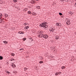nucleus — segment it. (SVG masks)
<instances>
[{
	"label": "nucleus",
	"instance_id": "58836bf2",
	"mask_svg": "<svg viewBox=\"0 0 76 76\" xmlns=\"http://www.w3.org/2000/svg\"><path fill=\"white\" fill-rule=\"evenodd\" d=\"M42 58H42L41 59L42 60Z\"/></svg>",
	"mask_w": 76,
	"mask_h": 76
},
{
	"label": "nucleus",
	"instance_id": "2eb2a0df",
	"mask_svg": "<svg viewBox=\"0 0 76 76\" xmlns=\"http://www.w3.org/2000/svg\"><path fill=\"white\" fill-rule=\"evenodd\" d=\"M28 14L31 15V14H32V12H31L30 11H28Z\"/></svg>",
	"mask_w": 76,
	"mask_h": 76
},
{
	"label": "nucleus",
	"instance_id": "4c0bfd02",
	"mask_svg": "<svg viewBox=\"0 0 76 76\" xmlns=\"http://www.w3.org/2000/svg\"><path fill=\"white\" fill-rule=\"evenodd\" d=\"M61 1H64V0H61Z\"/></svg>",
	"mask_w": 76,
	"mask_h": 76
},
{
	"label": "nucleus",
	"instance_id": "a19ab883",
	"mask_svg": "<svg viewBox=\"0 0 76 76\" xmlns=\"http://www.w3.org/2000/svg\"><path fill=\"white\" fill-rule=\"evenodd\" d=\"M59 74V75H60L61 74H60V73Z\"/></svg>",
	"mask_w": 76,
	"mask_h": 76
},
{
	"label": "nucleus",
	"instance_id": "2f4dec72",
	"mask_svg": "<svg viewBox=\"0 0 76 76\" xmlns=\"http://www.w3.org/2000/svg\"><path fill=\"white\" fill-rule=\"evenodd\" d=\"M30 39H31V41H34V39H32V38H30Z\"/></svg>",
	"mask_w": 76,
	"mask_h": 76
},
{
	"label": "nucleus",
	"instance_id": "a211bd4d",
	"mask_svg": "<svg viewBox=\"0 0 76 76\" xmlns=\"http://www.w3.org/2000/svg\"><path fill=\"white\" fill-rule=\"evenodd\" d=\"M11 56H14L15 55V54L12 53L11 54Z\"/></svg>",
	"mask_w": 76,
	"mask_h": 76
},
{
	"label": "nucleus",
	"instance_id": "c756f323",
	"mask_svg": "<svg viewBox=\"0 0 76 76\" xmlns=\"http://www.w3.org/2000/svg\"><path fill=\"white\" fill-rule=\"evenodd\" d=\"M69 0H65V1H67V2H68V1H69Z\"/></svg>",
	"mask_w": 76,
	"mask_h": 76
},
{
	"label": "nucleus",
	"instance_id": "ea45409f",
	"mask_svg": "<svg viewBox=\"0 0 76 76\" xmlns=\"http://www.w3.org/2000/svg\"><path fill=\"white\" fill-rule=\"evenodd\" d=\"M75 5H76V3H75Z\"/></svg>",
	"mask_w": 76,
	"mask_h": 76
},
{
	"label": "nucleus",
	"instance_id": "1a4fd4ad",
	"mask_svg": "<svg viewBox=\"0 0 76 76\" xmlns=\"http://www.w3.org/2000/svg\"><path fill=\"white\" fill-rule=\"evenodd\" d=\"M1 16H0V23H1V22H2V21H3V19H1Z\"/></svg>",
	"mask_w": 76,
	"mask_h": 76
},
{
	"label": "nucleus",
	"instance_id": "473e14b6",
	"mask_svg": "<svg viewBox=\"0 0 76 76\" xmlns=\"http://www.w3.org/2000/svg\"><path fill=\"white\" fill-rule=\"evenodd\" d=\"M24 69H25V70H27V69H27V68H25Z\"/></svg>",
	"mask_w": 76,
	"mask_h": 76
},
{
	"label": "nucleus",
	"instance_id": "cd10ccee",
	"mask_svg": "<svg viewBox=\"0 0 76 76\" xmlns=\"http://www.w3.org/2000/svg\"><path fill=\"white\" fill-rule=\"evenodd\" d=\"M0 16H2L3 15H2V14L1 13H0Z\"/></svg>",
	"mask_w": 76,
	"mask_h": 76
},
{
	"label": "nucleus",
	"instance_id": "7c9ffc66",
	"mask_svg": "<svg viewBox=\"0 0 76 76\" xmlns=\"http://www.w3.org/2000/svg\"><path fill=\"white\" fill-rule=\"evenodd\" d=\"M32 15H36V14L35 13H34Z\"/></svg>",
	"mask_w": 76,
	"mask_h": 76
},
{
	"label": "nucleus",
	"instance_id": "9b49d317",
	"mask_svg": "<svg viewBox=\"0 0 76 76\" xmlns=\"http://www.w3.org/2000/svg\"><path fill=\"white\" fill-rule=\"evenodd\" d=\"M18 34H23V33L22 32V31H19L18 32Z\"/></svg>",
	"mask_w": 76,
	"mask_h": 76
},
{
	"label": "nucleus",
	"instance_id": "de8ad7c7",
	"mask_svg": "<svg viewBox=\"0 0 76 76\" xmlns=\"http://www.w3.org/2000/svg\"><path fill=\"white\" fill-rule=\"evenodd\" d=\"M61 0H60L61 1Z\"/></svg>",
	"mask_w": 76,
	"mask_h": 76
},
{
	"label": "nucleus",
	"instance_id": "72a5a7b5",
	"mask_svg": "<svg viewBox=\"0 0 76 76\" xmlns=\"http://www.w3.org/2000/svg\"><path fill=\"white\" fill-rule=\"evenodd\" d=\"M26 28H29V26H26Z\"/></svg>",
	"mask_w": 76,
	"mask_h": 76
},
{
	"label": "nucleus",
	"instance_id": "49530a36",
	"mask_svg": "<svg viewBox=\"0 0 76 76\" xmlns=\"http://www.w3.org/2000/svg\"><path fill=\"white\" fill-rule=\"evenodd\" d=\"M60 73H61V72H60Z\"/></svg>",
	"mask_w": 76,
	"mask_h": 76
},
{
	"label": "nucleus",
	"instance_id": "f03ea898",
	"mask_svg": "<svg viewBox=\"0 0 76 76\" xmlns=\"http://www.w3.org/2000/svg\"><path fill=\"white\" fill-rule=\"evenodd\" d=\"M46 24H47V23L45 22V23H42L41 24H40V26H41V27H43L44 28H46L47 29H48V25H46Z\"/></svg>",
	"mask_w": 76,
	"mask_h": 76
},
{
	"label": "nucleus",
	"instance_id": "6ab92c4d",
	"mask_svg": "<svg viewBox=\"0 0 76 76\" xmlns=\"http://www.w3.org/2000/svg\"><path fill=\"white\" fill-rule=\"evenodd\" d=\"M61 69H65V66H62L61 67Z\"/></svg>",
	"mask_w": 76,
	"mask_h": 76
},
{
	"label": "nucleus",
	"instance_id": "7ed1b4c3",
	"mask_svg": "<svg viewBox=\"0 0 76 76\" xmlns=\"http://www.w3.org/2000/svg\"><path fill=\"white\" fill-rule=\"evenodd\" d=\"M50 31H52V32H54V30H55V28L52 27L50 28Z\"/></svg>",
	"mask_w": 76,
	"mask_h": 76
},
{
	"label": "nucleus",
	"instance_id": "4be33fe9",
	"mask_svg": "<svg viewBox=\"0 0 76 76\" xmlns=\"http://www.w3.org/2000/svg\"><path fill=\"white\" fill-rule=\"evenodd\" d=\"M59 14L60 16L63 15V14L61 12L59 13Z\"/></svg>",
	"mask_w": 76,
	"mask_h": 76
},
{
	"label": "nucleus",
	"instance_id": "f257e3e1",
	"mask_svg": "<svg viewBox=\"0 0 76 76\" xmlns=\"http://www.w3.org/2000/svg\"><path fill=\"white\" fill-rule=\"evenodd\" d=\"M38 34H39V35H38V37H39L40 38H44L45 39H47V38H48V35H47V34H45V32L43 31H38Z\"/></svg>",
	"mask_w": 76,
	"mask_h": 76
},
{
	"label": "nucleus",
	"instance_id": "412c9836",
	"mask_svg": "<svg viewBox=\"0 0 76 76\" xmlns=\"http://www.w3.org/2000/svg\"><path fill=\"white\" fill-rule=\"evenodd\" d=\"M24 25H28V24L27 23H24Z\"/></svg>",
	"mask_w": 76,
	"mask_h": 76
},
{
	"label": "nucleus",
	"instance_id": "393cba45",
	"mask_svg": "<svg viewBox=\"0 0 76 76\" xmlns=\"http://www.w3.org/2000/svg\"><path fill=\"white\" fill-rule=\"evenodd\" d=\"M26 39V38H23V41H25Z\"/></svg>",
	"mask_w": 76,
	"mask_h": 76
},
{
	"label": "nucleus",
	"instance_id": "a18cd8bd",
	"mask_svg": "<svg viewBox=\"0 0 76 76\" xmlns=\"http://www.w3.org/2000/svg\"><path fill=\"white\" fill-rule=\"evenodd\" d=\"M3 19H4V18H3Z\"/></svg>",
	"mask_w": 76,
	"mask_h": 76
},
{
	"label": "nucleus",
	"instance_id": "ddd939ff",
	"mask_svg": "<svg viewBox=\"0 0 76 76\" xmlns=\"http://www.w3.org/2000/svg\"><path fill=\"white\" fill-rule=\"evenodd\" d=\"M10 61H12L13 60H14L15 61V59H14V58H11L10 60Z\"/></svg>",
	"mask_w": 76,
	"mask_h": 76
},
{
	"label": "nucleus",
	"instance_id": "79ce46f5",
	"mask_svg": "<svg viewBox=\"0 0 76 76\" xmlns=\"http://www.w3.org/2000/svg\"><path fill=\"white\" fill-rule=\"evenodd\" d=\"M39 0H37V1H38Z\"/></svg>",
	"mask_w": 76,
	"mask_h": 76
},
{
	"label": "nucleus",
	"instance_id": "c9c22d12",
	"mask_svg": "<svg viewBox=\"0 0 76 76\" xmlns=\"http://www.w3.org/2000/svg\"><path fill=\"white\" fill-rule=\"evenodd\" d=\"M61 18H63V16H61Z\"/></svg>",
	"mask_w": 76,
	"mask_h": 76
},
{
	"label": "nucleus",
	"instance_id": "5701e85b",
	"mask_svg": "<svg viewBox=\"0 0 76 76\" xmlns=\"http://www.w3.org/2000/svg\"><path fill=\"white\" fill-rule=\"evenodd\" d=\"M39 63H40V64H41V63H43V61H41L39 62Z\"/></svg>",
	"mask_w": 76,
	"mask_h": 76
},
{
	"label": "nucleus",
	"instance_id": "20e7f679",
	"mask_svg": "<svg viewBox=\"0 0 76 76\" xmlns=\"http://www.w3.org/2000/svg\"><path fill=\"white\" fill-rule=\"evenodd\" d=\"M56 25L58 26H61V24L60 23H56Z\"/></svg>",
	"mask_w": 76,
	"mask_h": 76
},
{
	"label": "nucleus",
	"instance_id": "423d86ee",
	"mask_svg": "<svg viewBox=\"0 0 76 76\" xmlns=\"http://www.w3.org/2000/svg\"><path fill=\"white\" fill-rule=\"evenodd\" d=\"M66 23L68 25H70V21L69 20V22L68 21Z\"/></svg>",
	"mask_w": 76,
	"mask_h": 76
},
{
	"label": "nucleus",
	"instance_id": "39448f33",
	"mask_svg": "<svg viewBox=\"0 0 76 76\" xmlns=\"http://www.w3.org/2000/svg\"><path fill=\"white\" fill-rule=\"evenodd\" d=\"M4 18H7V17H8V15L7 14H5L4 15Z\"/></svg>",
	"mask_w": 76,
	"mask_h": 76
},
{
	"label": "nucleus",
	"instance_id": "9d476101",
	"mask_svg": "<svg viewBox=\"0 0 76 76\" xmlns=\"http://www.w3.org/2000/svg\"><path fill=\"white\" fill-rule=\"evenodd\" d=\"M3 42H4V43L5 44H7V43H8V42L5 41H3Z\"/></svg>",
	"mask_w": 76,
	"mask_h": 76
},
{
	"label": "nucleus",
	"instance_id": "f3484780",
	"mask_svg": "<svg viewBox=\"0 0 76 76\" xmlns=\"http://www.w3.org/2000/svg\"><path fill=\"white\" fill-rule=\"evenodd\" d=\"M17 0H13V1L14 3H16V2H17V1H18Z\"/></svg>",
	"mask_w": 76,
	"mask_h": 76
},
{
	"label": "nucleus",
	"instance_id": "f704fd0d",
	"mask_svg": "<svg viewBox=\"0 0 76 76\" xmlns=\"http://www.w3.org/2000/svg\"><path fill=\"white\" fill-rule=\"evenodd\" d=\"M25 11H27V9H25Z\"/></svg>",
	"mask_w": 76,
	"mask_h": 76
},
{
	"label": "nucleus",
	"instance_id": "a878e982",
	"mask_svg": "<svg viewBox=\"0 0 76 76\" xmlns=\"http://www.w3.org/2000/svg\"><path fill=\"white\" fill-rule=\"evenodd\" d=\"M58 74H59V73H58V72L57 73H55V75H58Z\"/></svg>",
	"mask_w": 76,
	"mask_h": 76
},
{
	"label": "nucleus",
	"instance_id": "37998d69",
	"mask_svg": "<svg viewBox=\"0 0 76 76\" xmlns=\"http://www.w3.org/2000/svg\"><path fill=\"white\" fill-rule=\"evenodd\" d=\"M7 63V64H9V63Z\"/></svg>",
	"mask_w": 76,
	"mask_h": 76
},
{
	"label": "nucleus",
	"instance_id": "6e6552de",
	"mask_svg": "<svg viewBox=\"0 0 76 76\" xmlns=\"http://www.w3.org/2000/svg\"><path fill=\"white\" fill-rule=\"evenodd\" d=\"M11 66H12V67H13V68L16 67V65H15V64H13Z\"/></svg>",
	"mask_w": 76,
	"mask_h": 76
},
{
	"label": "nucleus",
	"instance_id": "0eeeda50",
	"mask_svg": "<svg viewBox=\"0 0 76 76\" xmlns=\"http://www.w3.org/2000/svg\"><path fill=\"white\" fill-rule=\"evenodd\" d=\"M55 38H56V39H58L59 38V37L58 36H56L55 37Z\"/></svg>",
	"mask_w": 76,
	"mask_h": 76
},
{
	"label": "nucleus",
	"instance_id": "bb28decb",
	"mask_svg": "<svg viewBox=\"0 0 76 76\" xmlns=\"http://www.w3.org/2000/svg\"><path fill=\"white\" fill-rule=\"evenodd\" d=\"M20 51H21V50H23V48H22L20 49Z\"/></svg>",
	"mask_w": 76,
	"mask_h": 76
},
{
	"label": "nucleus",
	"instance_id": "dca6fc26",
	"mask_svg": "<svg viewBox=\"0 0 76 76\" xmlns=\"http://www.w3.org/2000/svg\"><path fill=\"white\" fill-rule=\"evenodd\" d=\"M69 14H71V15H73V12H69Z\"/></svg>",
	"mask_w": 76,
	"mask_h": 76
},
{
	"label": "nucleus",
	"instance_id": "f8f14e48",
	"mask_svg": "<svg viewBox=\"0 0 76 76\" xmlns=\"http://www.w3.org/2000/svg\"><path fill=\"white\" fill-rule=\"evenodd\" d=\"M3 56H0V60H3Z\"/></svg>",
	"mask_w": 76,
	"mask_h": 76
},
{
	"label": "nucleus",
	"instance_id": "e433bc0d",
	"mask_svg": "<svg viewBox=\"0 0 76 76\" xmlns=\"http://www.w3.org/2000/svg\"><path fill=\"white\" fill-rule=\"evenodd\" d=\"M32 2H33V3H35V1H32Z\"/></svg>",
	"mask_w": 76,
	"mask_h": 76
},
{
	"label": "nucleus",
	"instance_id": "b1692460",
	"mask_svg": "<svg viewBox=\"0 0 76 76\" xmlns=\"http://www.w3.org/2000/svg\"><path fill=\"white\" fill-rule=\"evenodd\" d=\"M53 33L55 35H56V34H57V32H56L54 31L53 32Z\"/></svg>",
	"mask_w": 76,
	"mask_h": 76
},
{
	"label": "nucleus",
	"instance_id": "c03bdc74",
	"mask_svg": "<svg viewBox=\"0 0 76 76\" xmlns=\"http://www.w3.org/2000/svg\"><path fill=\"white\" fill-rule=\"evenodd\" d=\"M36 0V1H37V0Z\"/></svg>",
	"mask_w": 76,
	"mask_h": 76
},
{
	"label": "nucleus",
	"instance_id": "c85d7f7f",
	"mask_svg": "<svg viewBox=\"0 0 76 76\" xmlns=\"http://www.w3.org/2000/svg\"><path fill=\"white\" fill-rule=\"evenodd\" d=\"M7 73L8 74H10V72L8 71L7 72Z\"/></svg>",
	"mask_w": 76,
	"mask_h": 76
},
{
	"label": "nucleus",
	"instance_id": "aec40b11",
	"mask_svg": "<svg viewBox=\"0 0 76 76\" xmlns=\"http://www.w3.org/2000/svg\"><path fill=\"white\" fill-rule=\"evenodd\" d=\"M24 29H25L26 30V31H27V30H28V28H27V27H26V26L24 27Z\"/></svg>",
	"mask_w": 76,
	"mask_h": 76
},
{
	"label": "nucleus",
	"instance_id": "4468645a",
	"mask_svg": "<svg viewBox=\"0 0 76 76\" xmlns=\"http://www.w3.org/2000/svg\"><path fill=\"white\" fill-rule=\"evenodd\" d=\"M36 7L37 9H39L40 8V7L39 6H37Z\"/></svg>",
	"mask_w": 76,
	"mask_h": 76
}]
</instances>
